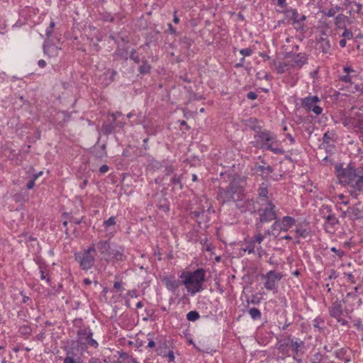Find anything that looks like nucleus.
<instances>
[{
	"label": "nucleus",
	"instance_id": "4",
	"mask_svg": "<svg viewBox=\"0 0 363 363\" xmlns=\"http://www.w3.org/2000/svg\"><path fill=\"white\" fill-rule=\"evenodd\" d=\"M253 129L255 130L254 140L251 142L253 147H260L272 151L276 155H283L284 150L281 147H274L273 144L276 142V135L268 130H256L255 126Z\"/></svg>",
	"mask_w": 363,
	"mask_h": 363
},
{
	"label": "nucleus",
	"instance_id": "15",
	"mask_svg": "<svg viewBox=\"0 0 363 363\" xmlns=\"http://www.w3.org/2000/svg\"><path fill=\"white\" fill-rule=\"evenodd\" d=\"M162 284L165 286L166 289L173 294H175L179 287L183 284L182 279H176L173 275L165 276L162 279Z\"/></svg>",
	"mask_w": 363,
	"mask_h": 363
},
{
	"label": "nucleus",
	"instance_id": "17",
	"mask_svg": "<svg viewBox=\"0 0 363 363\" xmlns=\"http://www.w3.org/2000/svg\"><path fill=\"white\" fill-rule=\"evenodd\" d=\"M257 196L259 201L262 203H267L269 199L268 186L265 183H262L257 189Z\"/></svg>",
	"mask_w": 363,
	"mask_h": 363
},
{
	"label": "nucleus",
	"instance_id": "54",
	"mask_svg": "<svg viewBox=\"0 0 363 363\" xmlns=\"http://www.w3.org/2000/svg\"><path fill=\"white\" fill-rule=\"evenodd\" d=\"M116 224V218L114 216H111L108 219L104 221V226L107 228L111 225H114Z\"/></svg>",
	"mask_w": 363,
	"mask_h": 363
},
{
	"label": "nucleus",
	"instance_id": "63",
	"mask_svg": "<svg viewBox=\"0 0 363 363\" xmlns=\"http://www.w3.org/2000/svg\"><path fill=\"white\" fill-rule=\"evenodd\" d=\"M164 357H167L168 362H173L174 361V354L172 350H169L165 353Z\"/></svg>",
	"mask_w": 363,
	"mask_h": 363
},
{
	"label": "nucleus",
	"instance_id": "26",
	"mask_svg": "<svg viewBox=\"0 0 363 363\" xmlns=\"http://www.w3.org/2000/svg\"><path fill=\"white\" fill-rule=\"evenodd\" d=\"M304 346V342L297 339L296 341L293 340L291 336L290 335V347L292 349V351L294 354L297 355L299 352V349Z\"/></svg>",
	"mask_w": 363,
	"mask_h": 363
},
{
	"label": "nucleus",
	"instance_id": "6",
	"mask_svg": "<svg viewBox=\"0 0 363 363\" xmlns=\"http://www.w3.org/2000/svg\"><path fill=\"white\" fill-rule=\"evenodd\" d=\"M96 256V245L92 242L86 249L74 252V257L81 269L88 271L95 263Z\"/></svg>",
	"mask_w": 363,
	"mask_h": 363
},
{
	"label": "nucleus",
	"instance_id": "61",
	"mask_svg": "<svg viewBox=\"0 0 363 363\" xmlns=\"http://www.w3.org/2000/svg\"><path fill=\"white\" fill-rule=\"evenodd\" d=\"M330 250L335 253H336L337 256L339 258H342L345 255V252L341 249H336V247H331Z\"/></svg>",
	"mask_w": 363,
	"mask_h": 363
},
{
	"label": "nucleus",
	"instance_id": "10",
	"mask_svg": "<svg viewBox=\"0 0 363 363\" xmlns=\"http://www.w3.org/2000/svg\"><path fill=\"white\" fill-rule=\"evenodd\" d=\"M265 280L264 286L268 291H277L278 282L282 279L283 274L274 270H271L262 276Z\"/></svg>",
	"mask_w": 363,
	"mask_h": 363
},
{
	"label": "nucleus",
	"instance_id": "12",
	"mask_svg": "<svg viewBox=\"0 0 363 363\" xmlns=\"http://www.w3.org/2000/svg\"><path fill=\"white\" fill-rule=\"evenodd\" d=\"M320 101L317 96H308L302 99V105L308 111H313L316 116L322 113L323 108L316 104Z\"/></svg>",
	"mask_w": 363,
	"mask_h": 363
},
{
	"label": "nucleus",
	"instance_id": "34",
	"mask_svg": "<svg viewBox=\"0 0 363 363\" xmlns=\"http://www.w3.org/2000/svg\"><path fill=\"white\" fill-rule=\"evenodd\" d=\"M148 165L154 170H158L163 167V162L158 161L152 157L148 158Z\"/></svg>",
	"mask_w": 363,
	"mask_h": 363
},
{
	"label": "nucleus",
	"instance_id": "33",
	"mask_svg": "<svg viewBox=\"0 0 363 363\" xmlns=\"http://www.w3.org/2000/svg\"><path fill=\"white\" fill-rule=\"evenodd\" d=\"M39 270H40V279L42 280H45L46 282L50 285V278L49 277V273H48V270L47 269V267L45 266H44L43 264H40L39 265Z\"/></svg>",
	"mask_w": 363,
	"mask_h": 363
},
{
	"label": "nucleus",
	"instance_id": "18",
	"mask_svg": "<svg viewBox=\"0 0 363 363\" xmlns=\"http://www.w3.org/2000/svg\"><path fill=\"white\" fill-rule=\"evenodd\" d=\"M255 170L257 172H261L260 176L267 179L269 178V175L274 172V169L270 165L263 166L256 164L255 165Z\"/></svg>",
	"mask_w": 363,
	"mask_h": 363
},
{
	"label": "nucleus",
	"instance_id": "23",
	"mask_svg": "<svg viewBox=\"0 0 363 363\" xmlns=\"http://www.w3.org/2000/svg\"><path fill=\"white\" fill-rule=\"evenodd\" d=\"M274 65L276 67V70L278 74H284L286 72H290L291 69L293 68L290 62H283L277 63L275 61L274 62Z\"/></svg>",
	"mask_w": 363,
	"mask_h": 363
},
{
	"label": "nucleus",
	"instance_id": "49",
	"mask_svg": "<svg viewBox=\"0 0 363 363\" xmlns=\"http://www.w3.org/2000/svg\"><path fill=\"white\" fill-rule=\"evenodd\" d=\"M118 38L124 43L128 44L130 42V39L128 35L126 34L125 31H121L118 33Z\"/></svg>",
	"mask_w": 363,
	"mask_h": 363
},
{
	"label": "nucleus",
	"instance_id": "14",
	"mask_svg": "<svg viewBox=\"0 0 363 363\" xmlns=\"http://www.w3.org/2000/svg\"><path fill=\"white\" fill-rule=\"evenodd\" d=\"M243 245L244 247L242 248V250L244 252H247L248 254H254L256 250L257 256L259 258L267 254L266 250H264L261 245H255L250 238L244 239Z\"/></svg>",
	"mask_w": 363,
	"mask_h": 363
},
{
	"label": "nucleus",
	"instance_id": "42",
	"mask_svg": "<svg viewBox=\"0 0 363 363\" xmlns=\"http://www.w3.org/2000/svg\"><path fill=\"white\" fill-rule=\"evenodd\" d=\"M255 245H261V243L264 239V235L261 233L255 234L254 236L250 238Z\"/></svg>",
	"mask_w": 363,
	"mask_h": 363
},
{
	"label": "nucleus",
	"instance_id": "35",
	"mask_svg": "<svg viewBox=\"0 0 363 363\" xmlns=\"http://www.w3.org/2000/svg\"><path fill=\"white\" fill-rule=\"evenodd\" d=\"M182 175L174 174L170 179V183H171V185L173 186L179 185V189H182L183 184H182Z\"/></svg>",
	"mask_w": 363,
	"mask_h": 363
},
{
	"label": "nucleus",
	"instance_id": "20",
	"mask_svg": "<svg viewBox=\"0 0 363 363\" xmlns=\"http://www.w3.org/2000/svg\"><path fill=\"white\" fill-rule=\"evenodd\" d=\"M295 232L297 238H302L303 239L308 238L311 235L310 228L306 227L303 224H298L295 229Z\"/></svg>",
	"mask_w": 363,
	"mask_h": 363
},
{
	"label": "nucleus",
	"instance_id": "24",
	"mask_svg": "<svg viewBox=\"0 0 363 363\" xmlns=\"http://www.w3.org/2000/svg\"><path fill=\"white\" fill-rule=\"evenodd\" d=\"M116 75V71L114 69H108L101 76L103 79V83L106 86L110 84L113 82L115 77Z\"/></svg>",
	"mask_w": 363,
	"mask_h": 363
},
{
	"label": "nucleus",
	"instance_id": "39",
	"mask_svg": "<svg viewBox=\"0 0 363 363\" xmlns=\"http://www.w3.org/2000/svg\"><path fill=\"white\" fill-rule=\"evenodd\" d=\"M332 214V208L329 205L323 204L320 208V215L323 218H325L327 216Z\"/></svg>",
	"mask_w": 363,
	"mask_h": 363
},
{
	"label": "nucleus",
	"instance_id": "21",
	"mask_svg": "<svg viewBox=\"0 0 363 363\" xmlns=\"http://www.w3.org/2000/svg\"><path fill=\"white\" fill-rule=\"evenodd\" d=\"M349 218L352 220H360L363 218L362 211L357 207V205L348 208Z\"/></svg>",
	"mask_w": 363,
	"mask_h": 363
},
{
	"label": "nucleus",
	"instance_id": "57",
	"mask_svg": "<svg viewBox=\"0 0 363 363\" xmlns=\"http://www.w3.org/2000/svg\"><path fill=\"white\" fill-rule=\"evenodd\" d=\"M164 172H165V175L166 176H169L171 174H172L174 173V172L175 171V168L173 165H166L164 167Z\"/></svg>",
	"mask_w": 363,
	"mask_h": 363
},
{
	"label": "nucleus",
	"instance_id": "28",
	"mask_svg": "<svg viewBox=\"0 0 363 363\" xmlns=\"http://www.w3.org/2000/svg\"><path fill=\"white\" fill-rule=\"evenodd\" d=\"M114 123L111 120L109 122H104L101 125V132L105 135H109L115 130Z\"/></svg>",
	"mask_w": 363,
	"mask_h": 363
},
{
	"label": "nucleus",
	"instance_id": "46",
	"mask_svg": "<svg viewBox=\"0 0 363 363\" xmlns=\"http://www.w3.org/2000/svg\"><path fill=\"white\" fill-rule=\"evenodd\" d=\"M114 55L119 57L121 59L127 60L128 57V51L123 49L118 48L115 52Z\"/></svg>",
	"mask_w": 363,
	"mask_h": 363
},
{
	"label": "nucleus",
	"instance_id": "38",
	"mask_svg": "<svg viewBox=\"0 0 363 363\" xmlns=\"http://www.w3.org/2000/svg\"><path fill=\"white\" fill-rule=\"evenodd\" d=\"M338 223V218L333 213L330 216H327V217L325 218V225H330L332 228H333L335 225Z\"/></svg>",
	"mask_w": 363,
	"mask_h": 363
},
{
	"label": "nucleus",
	"instance_id": "60",
	"mask_svg": "<svg viewBox=\"0 0 363 363\" xmlns=\"http://www.w3.org/2000/svg\"><path fill=\"white\" fill-rule=\"evenodd\" d=\"M323 323V320L320 317H317L313 320V327L318 328L319 330H321V328L320 327V324Z\"/></svg>",
	"mask_w": 363,
	"mask_h": 363
},
{
	"label": "nucleus",
	"instance_id": "16",
	"mask_svg": "<svg viewBox=\"0 0 363 363\" xmlns=\"http://www.w3.org/2000/svg\"><path fill=\"white\" fill-rule=\"evenodd\" d=\"M290 335L287 337L278 340V342L277 344V348L279 352L286 357H289V350L288 347H290Z\"/></svg>",
	"mask_w": 363,
	"mask_h": 363
},
{
	"label": "nucleus",
	"instance_id": "2",
	"mask_svg": "<svg viewBox=\"0 0 363 363\" xmlns=\"http://www.w3.org/2000/svg\"><path fill=\"white\" fill-rule=\"evenodd\" d=\"M335 168L337 177L341 182L350 185L351 196L357 198L359 193L363 191V167H355L354 164L350 162L345 168L342 167V164L337 165Z\"/></svg>",
	"mask_w": 363,
	"mask_h": 363
},
{
	"label": "nucleus",
	"instance_id": "5",
	"mask_svg": "<svg viewBox=\"0 0 363 363\" xmlns=\"http://www.w3.org/2000/svg\"><path fill=\"white\" fill-rule=\"evenodd\" d=\"M206 271L203 268H198L194 272L184 271L179 276L187 291L194 295L202 291V284L204 281Z\"/></svg>",
	"mask_w": 363,
	"mask_h": 363
},
{
	"label": "nucleus",
	"instance_id": "43",
	"mask_svg": "<svg viewBox=\"0 0 363 363\" xmlns=\"http://www.w3.org/2000/svg\"><path fill=\"white\" fill-rule=\"evenodd\" d=\"M249 314L253 320H259L262 317L260 311L255 307L249 310Z\"/></svg>",
	"mask_w": 363,
	"mask_h": 363
},
{
	"label": "nucleus",
	"instance_id": "47",
	"mask_svg": "<svg viewBox=\"0 0 363 363\" xmlns=\"http://www.w3.org/2000/svg\"><path fill=\"white\" fill-rule=\"evenodd\" d=\"M73 352L69 350L67 352V356L63 359V363H77V362L73 357ZM79 363V362H78Z\"/></svg>",
	"mask_w": 363,
	"mask_h": 363
},
{
	"label": "nucleus",
	"instance_id": "45",
	"mask_svg": "<svg viewBox=\"0 0 363 363\" xmlns=\"http://www.w3.org/2000/svg\"><path fill=\"white\" fill-rule=\"evenodd\" d=\"M200 318L199 313L196 311H191L186 314V319L189 321L194 322Z\"/></svg>",
	"mask_w": 363,
	"mask_h": 363
},
{
	"label": "nucleus",
	"instance_id": "11",
	"mask_svg": "<svg viewBox=\"0 0 363 363\" xmlns=\"http://www.w3.org/2000/svg\"><path fill=\"white\" fill-rule=\"evenodd\" d=\"M235 206L242 213L247 212L254 213L257 211L255 201L252 199H240L238 197L236 199Z\"/></svg>",
	"mask_w": 363,
	"mask_h": 363
},
{
	"label": "nucleus",
	"instance_id": "64",
	"mask_svg": "<svg viewBox=\"0 0 363 363\" xmlns=\"http://www.w3.org/2000/svg\"><path fill=\"white\" fill-rule=\"evenodd\" d=\"M337 277H338V272L336 270L333 269L329 272V274H328V280L335 279Z\"/></svg>",
	"mask_w": 363,
	"mask_h": 363
},
{
	"label": "nucleus",
	"instance_id": "51",
	"mask_svg": "<svg viewBox=\"0 0 363 363\" xmlns=\"http://www.w3.org/2000/svg\"><path fill=\"white\" fill-rule=\"evenodd\" d=\"M341 36L345 40H351L353 38V33L349 28H345Z\"/></svg>",
	"mask_w": 363,
	"mask_h": 363
},
{
	"label": "nucleus",
	"instance_id": "36",
	"mask_svg": "<svg viewBox=\"0 0 363 363\" xmlns=\"http://www.w3.org/2000/svg\"><path fill=\"white\" fill-rule=\"evenodd\" d=\"M347 20L348 17L347 16L343 13H339L335 18V24L336 26L341 28Z\"/></svg>",
	"mask_w": 363,
	"mask_h": 363
},
{
	"label": "nucleus",
	"instance_id": "13",
	"mask_svg": "<svg viewBox=\"0 0 363 363\" xmlns=\"http://www.w3.org/2000/svg\"><path fill=\"white\" fill-rule=\"evenodd\" d=\"M285 58H290L291 66L293 68H301L304 65L307 63L308 56L305 53H293L292 52H288L284 55Z\"/></svg>",
	"mask_w": 363,
	"mask_h": 363
},
{
	"label": "nucleus",
	"instance_id": "27",
	"mask_svg": "<svg viewBox=\"0 0 363 363\" xmlns=\"http://www.w3.org/2000/svg\"><path fill=\"white\" fill-rule=\"evenodd\" d=\"M147 337L148 340L147 347L154 349L155 350L161 337H155L153 333H149L147 335Z\"/></svg>",
	"mask_w": 363,
	"mask_h": 363
},
{
	"label": "nucleus",
	"instance_id": "56",
	"mask_svg": "<svg viewBox=\"0 0 363 363\" xmlns=\"http://www.w3.org/2000/svg\"><path fill=\"white\" fill-rule=\"evenodd\" d=\"M344 274L347 278V281L348 282H350L351 284H355L356 283L357 279H356L354 275L352 273H351V272H349V273L345 272Z\"/></svg>",
	"mask_w": 363,
	"mask_h": 363
},
{
	"label": "nucleus",
	"instance_id": "7",
	"mask_svg": "<svg viewBox=\"0 0 363 363\" xmlns=\"http://www.w3.org/2000/svg\"><path fill=\"white\" fill-rule=\"evenodd\" d=\"M242 191H243L242 188L239 185L238 182L234 179L226 188H219L216 199L222 205L230 201L235 203Z\"/></svg>",
	"mask_w": 363,
	"mask_h": 363
},
{
	"label": "nucleus",
	"instance_id": "44",
	"mask_svg": "<svg viewBox=\"0 0 363 363\" xmlns=\"http://www.w3.org/2000/svg\"><path fill=\"white\" fill-rule=\"evenodd\" d=\"M180 43L185 48L189 49L194 43V40L187 36H183L180 38Z\"/></svg>",
	"mask_w": 363,
	"mask_h": 363
},
{
	"label": "nucleus",
	"instance_id": "58",
	"mask_svg": "<svg viewBox=\"0 0 363 363\" xmlns=\"http://www.w3.org/2000/svg\"><path fill=\"white\" fill-rule=\"evenodd\" d=\"M321 13L327 17H333L336 13L333 8H330L328 11L323 10L321 11Z\"/></svg>",
	"mask_w": 363,
	"mask_h": 363
},
{
	"label": "nucleus",
	"instance_id": "50",
	"mask_svg": "<svg viewBox=\"0 0 363 363\" xmlns=\"http://www.w3.org/2000/svg\"><path fill=\"white\" fill-rule=\"evenodd\" d=\"M129 57L131 60H133L134 62L137 64H138L140 62V56L138 54L136 50L135 49L132 50Z\"/></svg>",
	"mask_w": 363,
	"mask_h": 363
},
{
	"label": "nucleus",
	"instance_id": "52",
	"mask_svg": "<svg viewBox=\"0 0 363 363\" xmlns=\"http://www.w3.org/2000/svg\"><path fill=\"white\" fill-rule=\"evenodd\" d=\"M73 325L75 328H79V330L84 329V328H83L84 327L83 319L82 318H75L73 320Z\"/></svg>",
	"mask_w": 363,
	"mask_h": 363
},
{
	"label": "nucleus",
	"instance_id": "25",
	"mask_svg": "<svg viewBox=\"0 0 363 363\" xmlns=\"http://www.w3.org/2000/svg\"><path fill=\"white\" fill-rule=\"evenodd\" d=\"M169 350L167 340L161 337L160 342H158L155 352L158 355L163 357L165 356V353Z\"/></svg>",
	"mask_w": 363,
	"mask_h": 363
},
{
	"label": "nucleus",
	"instance_id": "40",
	"mask_svg": "<svg viewBox=\"0 0 363 363\" xmlns=\"http://www.w3.org/2000/svg\"><path fill=\"white\" fill-rule=\"evenodd\" d=\"M18 332L24 336H29L32 332L33 329L29 325H23L19 326Z\"/></svg>",
	"mask_w": 363,
	"mask_h": 363
},
{
	"label": "nucleus",
	"instance_id": "8",
	"mask_svg": "<svg viewBox=\"0 0 363 363\" xmlns=\"http://www.w3.org/2000/svg\"><path fill=\"white\" fill-rule=\"evenodd\" d=\"M261 205H265V207H261L257 210L260 223H267L277 219L276 206L272 200H267V203H262Z\"/></svg>",
	"mask_w": 363,
	"mask_h": 363
},
{
	"label": "nucleus",
	"instance_id": "37",
	"mask_svg": "<svg viewBox=\"0 0 363 363\" xmlns=\"http://www.w3.org/2000/svg\"><path fill=\"white\" fill-rule=\"evenodd\" d=\"M151 68L152 67L147 60H142V65L138 67V72L141 74H146L150 72Z\"/></svg>",
	"mask_w": 363,
	"mask_h": 363
},
{
	"label": "nucleus",
	"instance_id": "3",
	"mask_svg": "<svg viewBox=\"0 0 363 363\" xmlns=\"http://www.w3.org/2000/svg\"><path fill=\"white\" fill-rule=\"evenodd\" d=\"M96 245V250L106 262H123L126 259L125 249L118 244H111L108 240H100Z\"/></svg>",
	"mask_w": 363,
	"mask_h": 363
},
{
	"label": "nucleus",
	"instance_id": "32",
	"mask_svg": "<svg viewBox=\"0 0 363 363\" xmlns=\"http://www.w3.org/2000/svg\"><path fill=\"white\" fill-rule=\"evenodd\" d=\"M282 12L285 14L286 18L289 20L294 21L296 18H298L299 16L297 10L296 9H292V8L286 9L283 10Z\"/></svg>",
	"mask_w": 363,
	"mask_h": 363
},
{
	"label": "nucleus",
	"instance_id": "19",
	"mask_svg": "<svg viewBox=\"0 0 363 363\" xmlns=\"http://www.w3.org/2000/svg\"><path fill=\"white\" fill-rule=\"evenodd\" d=\"M334 355L345 363H348L351 361L350 355L348 354V350L346 348L342 347L335 350Z\"/></svg>",
	"mask_w": 363,
	"mask_h": 363
},
{
	"label": "nucleus",
	"instance_id": "29",
	"mask_svg": "<svg viewBox=\"0 0 363 363\" xmlns=\"http://www.w3.org/2000/svg\"><path fill=\"white\" fill-rule=\"evenodd\" d=\"M209 220L210 219L206 212L204 210H201V216L197 220H196V222L198 223L200 228H202L203 226L206 228L208 226Z\"/></svg>",
	"mask_w": 363,
	"mask_h": 363
},
{
	"label": "nucleus",
	"instance_id": "59",
	"mask_svg": "<svg viewBox=\"0 0 363 363\" xmlns=\"http://www.w3.org/2000/svg\"><path fill=\"white\" fill-rule=\"evenodd\" d=\"M240 53L243 57L250 56L252 54V50L250 48H243L240 50Z\"/></svg>",
	"mask_w": 363,
	"mask_h": 363
},
{
	"label": "nucleus",
	"instance_id": "62",
	"mask_svg": "<svg viewBox=\"0 0 363 363\" xmlns=\"http://www.w3.org/2000/svg\"><path fill=\"white\" fill-rule=\"evenodd\" d=\"M104 21L107 22H113L115 20V18L109 13H106L103 15L102 17Z\"/></svg>",
	"mask_w": 363,
	"mask_h": 363
},
{
	"label": "nucleus",
	"instance_id": "1",
	"mask_svg": "<svg viewBox=\"0 0 363 363\" xmlns=\"http://www.w3.org/2000/svg\"><path fill=\"white\" fill-rule=\"evenodd\" d=\"M362 299L355 293H347L342 301L336 300L328 308L330 315L335 318L341 325H348V319H351V314L356 305L360 306Z\"/></svg>",
	"mask_w": 363,
	"mask_h": 363
},
{
	"label": "nucleus",
	"instance_id": "22",
	"mask_svg": "<svg viewBox=\"0 0 363 363\" xmlns=\"http://www.w3.org/2000/svg\"><path fill=\"white\" fill-rule=\"evenodd\" d=\"M280 221L282 226L281 230L284 232L288 231L296 223L295 218L289 216H284Z\"/></svg>",
	"mask_w": 363,
	"mask_h": 363
},
{
	"label": "nucleus",
	"instance_id": "30",
	"mask_svg": "<svg viewBox=\"0 0 363 363\" xmlns=\"http://www.w3.org/2000/svg\"><path fill=\"white\" fill-rule=\"evenodd\" d=\"M117 363H137L135 359L128 355L126 352H119Z\"/></svg>",
	"mask_w": 363,
	"mask_h": 363
},
{
	"label": "nucleus",
	"instance_id": "9",
	"mask_svg": "<svg viewBox=\"0 0 363 363\" xmlns=\"http://www.w3.org/2000/svg\"><path fill=\"white\" fill-rule=\"evenodd\" d=\"M77 337V342L82 345L90 346L95 349L99 347L97 341L93 339V332L89 326L78 330Z\"/></svg>",
	"mask_w": 363,
	"mask_h": 363
},
{
	"label": "nucleus",
	"instance_id": "48",
	"mask_svg": "<svg viewBox=\"0 0 363 363\" xmlns=\"http://www.w3.org/2000/svg\"><path fill=\"white\" fill-rule=\"evenodd\" d=\"M275 222L271 226V228L272 230V231H277V232H281V231H283L281 230L282 228V226H281V221H280V219L277 218L275 219Z\"/></svg>",
	"mask_w": 363,
	"mask_h": 363
},
{
	"label": "nucleus",
	"instance_id": "41",
	"mask_svg": "<svg viewBox=\"0 0 363 363\" xmlns=\"http://www.w3.org/2000/svg\"><path fill=\"white\" fill-rule=\"evenodd\" d=\"M293 26H294L296 30L302 33H305L307 30V27L304 24V23L300 22L298 18L293 21Z\"/></svg>",
	"mask_w": 363,
	"mask_h": 363
},
{
	"label": "nucleus",
	"instance_id": "55",
	"mask_svg": "<svg viewBox=\"0 0 363 363\" xmlns=\"http://www.w3.org/2000/svg\"><path fill=\"white\" fill-rule=\"evenodd\" d=\"M62 115V121L59 123L60 125H63L64 123L68 122L70 120V115L66 111L61 112Z\"/></svg>",
	"mask_w": 363,
	"mask_h": 363
},
{
	"label": "nucleus",
	"instance_id": "53",
	"mask_svg": "<svg viewBox=\"0 0 363 363\" xmlns=\"http://www.w3.org/2000/svg\"><path fill=\"white\" fill-rule=\"evenodd\" d=\"M43 50L45 54H48L49 52H55L57 50V48L53 45H43Z\"/></svg>",
	"mask_w": 363,
	"mask_h": 363
},
{
	"label": "nucleus",
	"instance_id": "31",
	"mask_svg": "<svg viewBox=\"0 0 363 363\" xmlns=\"http://www.w3.org/2000/svg\"><path fill=\"white\" fill-rule=\"evenodd\" d=\"M157 207L162 211L167 213L169 211V203L164 197L160 198L157 203Z\"/></svg>",
	"mask_w": 363,
	"mask_h": 363
}]
</instances>
